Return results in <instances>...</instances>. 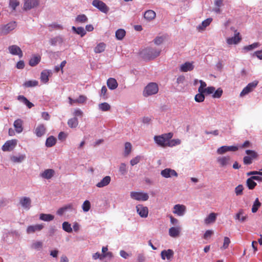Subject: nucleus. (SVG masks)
<instances>
[{"label":"nucleus","mask_w":262,"mask_h":262,"mask_svg":"<svg viewBox=\"0 0 262 262\" xmlns=\"http://www.w3.org/2000/svg\"><path fill=\"white\" fill-rule=\"evenodd\" d=\"M107 92V88L105 86H103L101 88L100 93V96L101 97H102L103 99H105L107 98V96L106 95V93Z\"/></svg>","instance_id":"nucleus-58"},{"label":"nucleus","mask_w":262,"mask_h":262,"mask_svg":"<svg viewBox=\"0 0 262 262\" xmlns=\"http://www.w3.org/2000/svg\"><path fill=\"white\" fill-rule=\"evenodd\" d=\"M119 171L121 175L124 176L127 172V165L124 163H121L119 166Z\"/></svg>","instance_id":"nucleus-40"},{"label":"nucleus","mask_w":262,"mask_h":262,"mask_svg":"<svg viewBox=\"0 0 262 262\" xmlns=\"http://www.w3.org/2000/svg\"><path fill=\"white\" fill-rule=\"evenodd\" d=\"M111 179L110 176H105L100 182L96 184V186L99 188H102L107 186L111 182Z\"/></svg>","instance_id":"nucleus-28"},{"label":"nucleus","mask_w":262,"mask_h":262,"mask_svg":"<svg viewBox=\"0 0 262 262\" xmlns=\"http://www.w3.org/2000/svg\"><path fill=\"white\" fill-rule=\"evenodd\" d=\"M40 61V57L39 56H33L29 61V64L32 67H34Z\"/></svg>","instance_id":"nucleus-39"},{"label":"nucleus","mask_w":262,"mask_h":262,"mask_svg":"<svg viewBox=\"0 0 262 262\" xmlns=\"http://www.w3.org/2000/svg\"><path fill=\"white\" fill-rule=\"evenodd\" d=\"M238 150L236 146H223L219 148L216 152L219 155H223L228 151H235Z\"/></svg>","instance_id":"nucleus-13"},{"label":"nucleus","mask_w":262,"mask_h":262,"mask_svg":"<svg viewBox=\"0 0 262 262\" xmlns=\"http://www.w3.org/2000/svg\"><path fill=\"white\" fill-rule=\"evenodd\" d=\"M73 115L75 117H82L83 116V112L81 110L77 108L74 110Z\"/></svg>","instance_id":"nucleus-64"},{"label":"nucleus","mask_w":262,"mask_h":262,"mask_svg":"<svg viewBox=\"0 0 262 262\" xmlns=\"http://www.w3.org/2000/svg\"><path fill=\"white\" fill-rule=\"evenodd\" d=\"M56 139L53 136H51L48 138L46 140V145L47 147H52L55 144Z\"/></svg>","instance_id":"nucleus-38"},{"label":"nucleus","mask_w":262,"mask_h":262,"mask_svg":"<svg viewBox=\"0 0 262 262\" xmlns=\"http://www.w3.org/2000/svg\"><path fill=\"white\" fill-rule=\"evenodd\" d=\"M261 204L259 201L258 199L256 198L252 205V209H251L252 212L256 213L257 211L258 208L261 206Z\"/></svg>","instance_id":"nucleus-37"},{"label":"nucleus","mask_w":262,"mask_h":262,"mask_svg":"<svg viewBox=\"0 0 262 262\" xmlns=\"http://www.w3.org/2000/svg\"><path fill=\"white\" fill-rule=\"evenodd\" d=\"M50 72L48 71H43L41 72L40 79L42 82L46 83L49 81V76Z\"/></svg>","instance_id":"nucleus-36"},{"label":"nucleus","mask_w":262,"mask_h":262,"mask_svg":"<svg viewBox=\"0 0 262 262\" xmlns=\"http://www.w3.org/2000/svg\"><path fill=\"white\" fill-rule=\"evenodd\" d=\"M19 203L21 207L27 210H29L31 207V200L29 197L24 196L20 198Z\"/></svg>","instance_id":"nucleus-16"},{"label":"nucleus","mask_w":262,"mask_h":262,"mask_svg":"<svg viewBox=\"0 0 262 262\" xmlns=\"http://www.w3.org/2000/svg\"><path fill=\"white\" fill-rule=\"evenodd\" d=\"M107 85L111 90H115L118 85L117 80L113 78H110L107 80Z\"/></svg>","instance_id":"nucleus-24"},{"label":"nucleus","mask_w":262,"mask_h":262,"mask_svg":"<svg viewBox=\"0 0 262 262\" xmlns=\"http://www.w3.org/2000/svg\"><path fill=\"white\" fill-rule=\"evenodd\" d=\"M136 211L139 215L142 218H146L148 214V209L146 206L138 204L136 207Z\"/></svg>","instance_id":"nucleus-9"},{"label":"nucleus","mask_w":262,"mask_h":262,"mask_svg":"<svg viewBox=\"0 0 262 262\" xmlns=\"http://www.w3.org/2000/svg\"><path fill=\"white\" fill-rule=\"evenodd\" d=\"M142 157L141 156H137L130 161V164L132 166H134L139 163Z\"/></svg>","instance_id":"nucleus-53"},{"label":"nucleus","mask_w":262,"mask_h":262,"mask_svg":"<svg viewBox=\"0 0 262 262\" xmlns=\"http://www.w3.org/2000/svg\"><path fill=\"white\" fill-rule=\"evenodd\" d=\"M72 30L78 35H80L81 37H83L86 34V31L83 27H79L76 28L74 26L72 28Z\"/></svg>","instance_id":"nucleus-34"},{"label":"nucleus","mask_w":262,"mask_h":262,"mask_svg":"<svg viewBox=\"0 0 262 262\" xmlns=\"http://www.w3.org/2000/svg\"><path fill=\"white\" fill-rule=\"evenodd\" d=\"M186 207L183 204H176L172 208V213L178 216H183L186 214Z\"/></svg>","instance_id":"nucleus-7"},{"label":"nucleus","mask_w":262,"mask_h":262,"mask_svg":"<svg viewBox=\"0 0 262 262\" xmlns=\"http://www.w3.org/2000/svg\"><path fill=\"white\" fill-rule=\"evenodd\" d=\"M230 243V240L228 237H225L224 239V244L222 248L225 249L228 248L229 244Z\"/></svg>","instance_id":"nucleus-62"},{"label":"nucleus","mask_w":262,"mask_h":262,"mask_svg":"<svg viewBox=\"0 0 262 262\" xmlns=\"http://www.w3.org/2000/svg\"><path fill=\"white\" fill-rule=\"evenodd\" d=\"M217 214L215 213H210L204 220V223L208 225L215 222L216 219Z\"/></svg>","instance_id":"nucleus-25"},{"label":"nucleus","mask_w":262,"mask_h":262,"mask_svg":"<svg viewBox=\"0 0 262 262\" xmlns=\"http://www.w3.org/2000/svg\"><path fill=\"white\" fill-rule=\"evenodd\" d=\"M167 143V146L172 147L177 145H179L181 143V140L177 139L168 140Z\"/></svg>","instance_id":"nucleus-50"},{"label":"nucleus","mask_w":262,"mask_h":262,"mask_svg":"<svg viewBox=\"0 0 262 262\" xmlns=\"http://www.w3.org/2000/svg\"><path fill=\"white\" fill-rule=\"evenodd\" d=\"M19 4L17 0H10L9 5L13 10H15L16 7L19 5Z\"/></svg>","instance_id":"nucleus-61"},{"label":"nucleus","mask_w":262,"mask_h":262,"mask_svg":"<svg viewBox=\"0 0 262 262\" xmlns=\"http://www.w3.org/2000/svg\"><path fill=\"white\" fill-rule=\"evenodd\" d=\"M38 82L36 80H29L24 83V86L26 88L34 87L38 85Z\"/></svg>","instance_id":"nucleus-44"},{"label":"nucleus","mask_w":262,"mask_h":262,"mask_svg":"<svg viewBox=\"0 0 262 262\" xmlns=\"http://www.w3.org/2000/svg\"><path fill=\"white\" fill-rule=\"evenodd\" d=\"M252 160L253 159H252L251 157L249 156H245L243 159L244 163L246 165L250 164L252 162Z\"/></svg>","instance_id":"nucleus-63"},{"label":"nucleus","mask_w":262,"mask_h":262,"mask_svg":"<svg viewBox=\"0 0 262 262\" xmlns=\"http://www.w3.org/2000/svg\"><path fill=\"white\" fill-rule=\"evenodd\" d=\"M246 183L248 187L251 190L253 189L256 185V183L254 181L251 177L247 179Z\"/></svg>","instance_id":"nucleus-46"},{"label":"nucleus","mask_w":262,"mask_h":262,"mask_svg":"<svg viewBox=\"0 0 262 262\" xmlns=\"http://www.w3.org/2000/svg\"><path fill=\"white\" fill-rule=\"evenodd\" d=\"M130 196L132 199L138 201H146L149 199L148 194L143 192L132 191Z\"/></svg>","instance_id":"nucleus-5"},{"label":"nucleus","mask_w":262,"mask_h":262,"mask_svg":"<svg viewBox=\"0 0 262 262\" xmlns=\"http://www.w3.org/2000/svg\"><path fill=\"white\" fill-rule=\"evenodd\" d=\"M132 148V144L129 142L125 143L124 156H127L131 152Z\"/></svg>","instance_id":"nucleus-47"},{"label":"nucleus","mask_w":262,"mask_h":262,"mask_svg":"<svg viewBox=\"0 0 262 262\" xmlns=\"http://www.w3.org/2000/svg\"><path fill=\"white\" fill-rule=\"evenodd\" d=\"M239 33H237L235 34L233 37L227 38V43L230 45L237 44L241 40V38L239 36Z\"/></svg>","instance_id":"nucleus-21"},{"label":"nucleus","mask_w":262,"mask_h":262,"mask_svg":"<svg viewBox=\"0 0 262 262\" xmlns=\"http://www.w3.org/2000/svg\"><path fill=\"white\" fill-rule=\"evenodd\" d=\"M71 208V205H68L60 208L57 211V214L59 215H62L68 209Z\"/></svg>","instance_id":"nucleus-54"},{"label":"nucleus","mask_w":262,"mask_h":262,"mask_svg":"<svg viewBox=\"0 0 262 262\" xmlns=\"http://www.w3.org/2000/svg\"><path fill=\"white\" fill-rule=\"evenodd\" d=\"M17 26L15 21H11L5 25H0V36L7 35L14 30Z\"/></svg>","instance_id":"nucleus-3"},{"label":"nucleus","mask_w":262,"mask_h":262,"mask_svg":"<svg viewBox=\"0 0 262 262\" xmlns=\"http://www.w3.org/2000/svg\"><path fill=\"white\" fill-rule=\"evenodd\" d=\"M172 136V133H168L160 136H155L154 137V140L158 145L162 147H166L167 146L168 140L171 139Z\"/></svg>","instance_id":"nucleus-2"},{"label":"nucleus","mask_w":262,"mask_h":262,"mask_svg":"<svg viewBox=\"0 0 262 262\" xmlns=\"http://www.w3.org/2000/svg\"><path fill=\"white\" fill-rule=\"evenodd\" d=\"M62 229L68 233H71L72 231L71 224L67 222H64L62 223Z\"/></svg>","instance_id":"nucleus-49"},{"label":"nucleus","mask_w":262,"mask_h":262,"mask_svg":"<svg viewBox=\"0 0 262 262\" xmlns=\"http://www.w3.org/2000/svg\"><path fill=\"white\" fill-rule=\"evenodd\" d=\"M106 48V45L103 42L98 43L94 48V52L96 53H100L103 52Z\"/></svg>","instance_id":"nucleus-33"},{"label":"nucleus","mask_w":262,"mask_h":262,"mask_svg":"<svg viewBox=\"0 0 262 262\" xmlns=\"http://www.w3.org/2000/svg\"><path fill=\"white\" fill-rule=\"evenodd\" d=\"M43 228V224L30 225L27 228L26 232L27 234H32L35 232L41 231Z\"/></svg>","instance_id":"nucleus-14"},{"label":"nucleus","mask_w":262,"mask_h":262,"mask_svg":"<svg viewBox=\"0 0 262 262\" xmlns=\"http://www.w3.org/2000/svg\"><path fill=\"white\" fill-rule=\"evenodd\" d=\"M39 4L38 0H26L24 5V9L25 10L32 9Z\"/></svg>","instance_id":"nucleus-20"},{"label":"nucleus","mask_w":262,"mask_h":262,"mask_svg":"<svg viewBox=\"0 0 262 262\" xmlns=\"http://www.w3.org/2000/svg\"><path fill=\"white\" fill-rule=\"evenodd\" d=\"M246 153L247 155H249L248 156L251 157L253 159L256 158L257 157V153L253 150H246Z\"/></svg>","instance_id":"nucleus-60"},{"label":"nucleus","mask_w":262,"mask_h":262,"mask_svg":"<svg viewBox=\"0 0 262 262\" xmlns=\"http://www.w3.org/2000/svg\"><path fill=\"white\" fill-rule=\"evenodd\" d=\"M161 176L164 178H170L172 177H177L178 173L174 169L169 168H165L161 171Z\"/></svg>","instance_id":"nucleus-11"},{"label":"nucleus","mask_w":262,"mask_h":262,"mask_svg":"<svg viewBox=\"0 0 262 262\" xmlns=\"http://www.w3.org/2000/svg\"><path fill=\"white\" fill-rule=\"evenodd\" d=\"M125 35V31L124 30L119 29L116 32V37L118 40H122Z\"/></svg>","instance_id":"nucleus-43"},{"label":"nucleus","mask_w":262,"mask_h":262,"mask_svg":"<svg viewBox=\"0 0 262 262\" xmlns=\"http://www.w3.org/2000/svg\"><path fill=\"white\" fill-rule=\"evenodd\" d=\"M26 159L25 155H19L11 157V160L14 163H21Z\"/></svg>","instance_id":"nucleus-29"},{"label":"nucleus","mask_w":262,"mask_h":262,"mask_svg":"<svg viewBox=\"0 0 262 262\" xmlns=\"http://www.w3.org/2000/svg\"><path fill=\"white\" fill-rule=\"evenodd\" d=\"M258 82L256 81H253L248 84V85L244 88L239 94L241 97H243L248 95L250 92H252L253 90L256 87Z\"/></svg>","instance_id":"nucleus-8"},{"label":"nucleus","mask_w":262,"mask_h":262,"mask_svg":"<svg viewBox=\"0 0 262 262\" xmlns=\"http://www.w3.org/2000/svg\"><path fill=\"white\" fill-rule=\"evenodd\" d=\"M259 46V43L258 42H254L250 45L244 47V49L247 51H251Z\"/></svg>","instance_id":"nucleus-52"},{"label":"nucleus","mask_w":262,"mask_h":262,"mask_svg":"<svg viewBox=\"0 0 262 262\" xmlns=\"http://www.w3.org/2000/svg\"><path fill=\"white\" fill-rule=\"evenodd\" d=\"M244 187L242 185H238L235 188V193L237 196L241 195L243 194Z\"/></svg>","instance_id":"nucleus-56"},{"label":"nucleus","mask_w":262,"mask_h":262,"mask_svg":"<svg viewBox=\"0 0 262 262\" xmlns=\"http://www.w3.org/2000/svg\"><path fill=\"white\" fill-rule=\"evenodd\" d=\"M13 125L15 128V131L17 133H20L23 132V121L21 119H18L16 120L14 122Z\"/></svg>","instance_id":"nucleus-26"},{"label":"nucleus","mask_w":262,"mask_h":262,"mask_svg":"<svg viewBox=\"0 0 262 262\" xmlns=\"http://www.w3.org/2000/svg\"><path fill=\"white\" fill-rule=\"evenodd\" d=\"M92 5L105 14H107L110 10L109 7L100 0H94L92 2Z\"/></svg>","instance_id":"nucleus-6"},{"label":"nucleus","mask_w":262,"mask_h":262,"mask_svg":"<svg viewBox=\"0 0 262 262\" xmlns=\"http://www.w3.org/2000/svg\"><path fill=\"white\" fill-rule=\"evenodd\" d=\"M200 86L199 88L198 91L199 93H205V89H206V83L203 80H199Z\"/></svg>","instance_id":"nucleus-59"},{"label":"nucleus","mask_w":262,"mask_h":262,"mask_svg":"<svg viewBox=\"0 0 262 262\" xmlns=\"http://www.w3.org/2000/svg\"><path fill=\"white\" fill-rule=\"evenodd\" d=\"M54 216L51 214L41 213L39 215V220L45 222H50L53 220Z\"/></svg>","instance_id":"nucleus-30"},{"label":"nucleus","mask_w":262,"mask_h":262,"mask_svg":"<svg viewBox=\"0 0 262 262\" xmlns=\"http://www.w3.org/2000/svg\"><path fill=\"white\" fill-rule=\"evenodd\" d=\"M16 144L17 142L15 140L8 141L2 146V150L5 151H11L15 147Z\"/></svg>","instance_id":"nucleus-17"},{"label":"nucleus","mask_w":262,"mask_h":262,"mask_svg":"<svg viewBox=\"0 0 262 262\" xmlns=\"http://www.w3.org/2000/svg\"><path fill=\"white\" fill-rule=\"evenodd\" d=\"M68 124L71 128H76L78 125V121L76 117L70 119L68 121Z\"/></svg>","instance_id":"nucleus-35"},{"label":"nucleus","mask_w":262,"mask_h":262,"mask_svg":"<svg viewBox=\"0 0 262 262\" xmlns=\"http://www.w3.org/2000/svg\"><path fill=\"white\" fill-rule=\"evenodd\" d=\"M43 247V243L41 241H35L31 245V248L36 250H40Z\"/></svg>","instance_id":"nucleus-41"},{"label":"nucleus","mask_w":262,"mask_h":262,"mask_svg":"<svg viewBox=\"0 0 262 262\" xmlns=\"http://www.w3.org/2000/svg\"><path fill=\"white\" fill-rule=\"evenodd\" d=\"M98 107L99 110L104 112L109 111L111 108L110 105L106 102H103L99 104Z\"/></svg>","instance_id":"nucleus-45"},{"label":"nucleus","mask_w":262,"mask_h":262,"mask_svg":"<svg viewBox=\"0 0 262 262\" xmlns=\"http://www.w3.org/2000/svg\"><path fill=\"white\" fill-rule=\"evenodd\" d=\"M88 20V18L85 14L79 15L75 19L76 22L80 23H86Z\"/></svg>","instance_id":"nucleus-42"},{"label":"nucleus","mask_w":262,"mask_h":262,"mask_svg":"<svg viewBox=\"0 0 262 262\" xmlns=\"http://www.w3.org/2000/svg\"><path fill=\"white\" fill-rule=\"evenodd\" d=\"M181 232V226H173L170 227L168 230L169 236L173 238L178 237L180 235Z\"/></svg>","instance_id":"nucleus-18"},{"label":"nucleus","mask_w":262,"mask_h":262,"mask_svg":"<svg viewBox=\"0 0 262 262\" xmlns=\"http://www.w3.org/2000/svg\"><path fill=\"white\" fill-rule=\"evenodd\" d=\"M55 173L54 170L52 169H48L40 173V176L44 179H50L53 177Z\"/></svg>","instance_id":"nucleus-23"},{"label":"nucleus","mask_w":262,"mask_h":262,"mask_svg":"<svg viewBox=\"0 0 262 262\" xmlns=\"http://www.w3.org/2000/svg\"><path fill=\"white\" fill-rule=\"evenodd\" d=\"M159 88L158 84L155 82H150L144 88L143 95L145 97H148L157 94Z\"/></svg>","instance_id":"nucleus-4"},{"label":"nucleus","mask_w":262,"mask_h":262,"mask_svg":"<svg viewBox=\"0 0 262 262\" xmlns=\"http://www.w3.org/2000/svg\"><path fill=\"white\" fill-rule=\"evenodd\" d=\"M35 133L36 135L38 137H40L43 136L46 133V128L45 125L43 124L38 125L35 128Z\"/></svg>","instance_id":"nucleus-27"},{"label":"nucleus","mask_w":262,"mask_h":262,"mask_svg":"<svg viewBox=\"0 0 262 262\" xmlns=\"http://www.w3.org/2000/svg\"><path fill=\"white\" fill-rule=\"evenodd\" d=\"M91 208V203L88 200L85 201L82 205V209L83 211L86 212L90 210Z\"/></svg>","instance_id":"nucleus-48"},{"label":"nucleus","mask_w":262,"mask_h":262,"mask_svg":"<svg viewBox=\"0 0 262 262\" xmlns=\"http://www.w3.org/2000/svg\"><path fill=\"white\" fill-rule=\"evenodd\" d=\"M203 93H199L195 96L194 100L196 102H202L204 101L205 96Z\"/></svg>","instance_id":"nucleus-51"},{"label":"nucleus","mask_w":262,"mask_h":262,"mask_svg":"<svg viewBox=\"0 0 262 262\" xmlns=\"http://www.w3.org/2000/svg\"><path fill=\"white\" fill-rule=\"evenodd\" d=\"M234 218L239 222L244 223L247 221L248 219V215L245 213L243 209H240L238 212L235 214Z\"/></svg>","instance_id":"nucleus-15"},{"label":"nucleus","mask_w":262,"mask_h":262,"mask_svg":"<svg viewBox=\"0 0 262 262\" xmlns=\"http://www.w3.org/2000/svg\"><path fill=\"white\" fill-rule=\"evenodd\" d=\"M212 97L214 98H219L221 97L223 94V90L221 88L217 89L214 92Z\"/></svg>","instance_id":"nucleus-57"},{"label":"nucleus","mask_w":262,"mask_h":262,"mask_svg":"<svg viewBox=\"0 0 262 262\" xmlns=\"http://www.w3.org/2000/svg\"><path fill=\"white\" fill-rule=\"evenodd\" d=\"M156 16V13L154 11L151 10H149L146 11L144 13V18L148 20H151L155 18Z\"/></svg>","instance_id":"nucleus-31"},{"label":"nucleus","mask_w":262,"mask_h":262,"mask_svg":"<svg viewBox=\"0 0 262 262\" xmlns=\"http://www.w3.org/2000/svg\"><path fill=\"white\" fill-rule=\"evenodd\" d=\"M194 68L193 62H186L180 67V71L183 72L192 71Z\"/></svg>","instance_id":"nucleus-22"},{"label":"nucleus","mask_w":262,"mask_h":262,"mask_svg":"<svg viewBox=\"0 0 262 262\" xmlns=\"http://www.w3.org/2000/svg\"><path fill=\"white\" fill-rule=\"evenodd\" d=\"M9 52L14 55H18L20 58L23 56V52L20 48L16 45H12L9 47Z\"/></svg>","instance_id":"nucleus-19"},{"label":"nucleus","mask_w":262,"mask_h":262,"mask_svg":"<svg viewBox=\"0 0 262 262\" xmlns=\"http://www.w3.org/2000/svg\"><path fill=\"white\" fill-rule=\"evenodd\" d=\"M170 218V223L171 225H173L174 226H181L180 225V222L179 221L172 216V215L169 216Z\"/></svg>","instance_id":"nucleus-55"},{"label":"nucleus","mask_w":262,"mask_h":262,"mask_svg":"<svg viewBox=\"0 0 262 262\" xmlns=\"http://www.w3.org/2000/svg\"><path fill=\"white\" fill-rule=\"evenodd\" d=\"M212 20V19L210 18L204 20L202 22L201 24L197 27L198 29L199 30H203L206 27L210 25Z\"/></svg>","instance_id":"nucleus-32"},{"label":"nucleus","mask_w":262,"mask_h":262,"mask_svg":"<svg viewBox=\"0 0 262 262\" xmlns=\"http://www.w3.org/2000/svg\"><path fill=\"white\" fill-rule=\"evenodd\" d=\"M161 50L156 48H147L143 49L140 53V56L146 60L153 59L159 56L161 53Z\"/></svg>","instance_id":"nucleus-1"},{"label":"nucleus","mask_w":262,"mask_h":262,"mask_svg":"<svg viewBox=\"0 0 262 262\" xmlns=\"http://www.w3.org/2000/svg\"><path fill=\"white\" fill-rule=\"evenodd\" d=\"M174 252L171 249L162 250L161 252V257L163 260L170 261L173 258Z\"/></svg>","instance_id":"nucleus-12"},{"label":"nucleus","mask_w":262,"mask_h":262,"mask_svg":"<svg viewBox=\"0 0 262 262\" xmlns=\"http://www.w3.org/2000/svg\"><path fill=\"white\" fill-rule=\"evenodd\" d=\"M230 157L229 156H219L216 158V162L221 167H226L230 164Z\"/></svg>","instance_id":"nucleus-10"}]
</instances>
